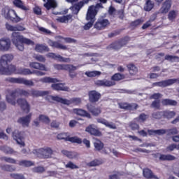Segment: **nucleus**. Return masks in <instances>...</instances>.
Instances as JSON below:
<instances>
[{
	"label": "nucleus",
	"mask_w": 179,
	"mask_h": 179,
	"mask_svg": "<svg viewBox=\"0 0 179 179\" xmlns=\"http://www.w3.org/2000/svg\"><path fill=\"white\" fill-rule=\"evenodd\" d=\"M170 8H171V0H166L162 5V8L159 10L160 13H163L164 15L167 13L169 10H170Z\"/></svg>",
	"instance_id": "b1692460"
},
{
	"label": "nucleus",
	"mask_w": 179,
	"mask_h": 179,
	"mask_svg": "<svg viewBox=\"0 0 179 179\" xmlns=\"http://www.w3.org/2000/svg\"><path fill=\"white\" fill-rule=\"evenodd\" d=\"M86 132L90 134V135H94V136H101V133L97 129L94 128V125L92 124L88 126L86 129Z\"/></svg>",
	"instance_id": "4be33fe9"
},
{
	"label": "nucleus",
	"mask_w": 179,
	"mask_h": 179,
	"mask_svg": "<svg viewBox=\"0 0 179 179\" xmlns=\"http://www.w3.org/2000/svg\"><path fill=\"white\" fill-rule=\"evenodd\" d=\"M176 17H177V13L176 11L172 10L169 13L168 19L171 20V22H173Z\"/></svg>",
	"instance_id": "bf43d9fd"
},
{
	"label": "nucleus",
	"mask_w": 179,
	"mask_h": 179,
	"mask_svg": "<svg viewBox=\"0 0 179 179\" xmlns=\"http://www.w3.org/2000/svg\"><path fill=\"white\" fill-rule=\"evenodd\" d=\"M53 90H62L63 92H69V87L64 86L62 83L52 84L51 85Z\"/></svg>",
	"instance_id": "bb28decb"
},
{
	"label": "nucleus",
	"mask_w": 179,
	"mask_h": 179,
	"mask_svg": "<svg viewBox=\"0 0 179 179\" xmlns=\"http://www.w3.org/2000/svg\"><path fill=\"white\" fill-rule=\"evenodd\" d=\"M151 107L152 108H157V110L160 109V100L153 101Z\"/></svg>",
	"instance_id": "69168bd1"
},
{
	"label": "nucleus",
	"mask_w": 179,
	"mask_h": 179,
	"mask_svg": "<svg viewBox=\"0 0 179 179\" xmlns=\"http://www.w3.org/2000/svg\"><path fill=\"white\" fill-rule=\"evenodd\" d=\"M143 176L145 178H156V176H154L152 173V171H150L149 169H145L143 171Z\"/></svg>",
	"instance_id": "ea45409f"
},
{
	"label": "nucleus",
	"mask_w": 179,
	"mask_h": 179,
	"mask_svg": "<svg viewBox=\"0 0 179 179\" xmlns=\"http://www.w3.org/2000/svg\"><path fill=\"white\" fill-rule=\"evenodd\" d=\"M130 75H136L138 73V68L134 64H129L127 66Z\"/></svg>",
	"instance_id": "09e8293b"
},
{
	"label": "nucleus",
	"mask_w": 179,
	"mask_h": 179,
	"mask_svg": "<svg viewBox=\"0 0 179 179\" xmlns=\"http://www.w3.org/2000/svg\"><path fill=\"white\" fill-rule=\"evenodd\" d=\"M43 2H46L43 4V6L48 10H50V9H55V8L58 6V4L57 3V1H55V0H43Z\"/></svg>",
	"instance_id": "5701e85b"
},
{
	"label": "nucleus",
	"mask_w": 179,
	"mask_h": 179,
	"mask_svg": "<svg viewBox=\"0 0 179 179\" xmlns=\"http://www.w3.org/2000/svg\"><path fill=\"white\" fill-rule=\"evenodd\" d=\"M13 138L14 141H16L17 145H20V146H26V144L23 141V139H24V132L15 130L13 132Z\"/></svg>",
	"instance_id": "0eeeda50"
},
{
	"label": "nucleus",
	"mask_w": 179,
	"mask_h": 179,
	"mask_svg": "<svg viewBox=\"0 0 179 179\" xmlns=\"http://www.w3.org/2000/svg\"><path fill=\"white\" fill-rule=\"evenodd\" d=\"M165 59L170 62H179V57L178 56L166 55L165 56Z\"/></svg>",
	"instance_id": "de8ad7c7"
},
{
	"label": "nucleus",
	"mask_w": 179,
	"mask_h": 179,
	"mask_svg": "<svg viewBox=\"0 0 179 179\" xmlns=\"http://www.w3.org/2000/svg\"><path fill=\"white\" fill-rule=\"evenodd\" d=\"M129 128H131V129L132 131H136L138 129H139V124L134 122H131L129 124Z\"/></svg>",
	"instance_id": "0e129e2a"
},
{
	"label": "nucleus",
	"mask_w": 179,
	"mask_h": 179,
	"mask_svg": "<svg viewBox=\"0 0 179 179\" xmlns=\"http://www.w3.org/2000/svg\"><path fill=\"white\" fill-rule=\"evenodd\" d=\"M55 59L59 61V62H71L70 58H65L61 56V55H56V57Z\"/></svg>",
	"instance_id": "3c124183"
},
{
	"label": "nucleus",
	"mask_w": 179,
	"mask_h": 179,
	"mask_svg": "<svg viewBox=\"0 0 179 179\" xmlns=\"http://www.w3.org/2000/svg\"><path fill=\"white\" fill-rule=\"evenodd\" d=\"M29 68H33L34 69H38V71H45V72L48 71V69L45 67V65L36 62H29Z\"/></svg>",
	"instance_id": "a211bd4d"
},
{
	"label": "nucleus",
	"mask_w": 179,
	"mask_h": 179,
	"mask_svg": "<svg viewBox=\"0 0 179 179\" xmlns=\"http://www.w3.org/2000/svg\"><path fill=\"white\" fill-rule=\"evenodd\" d=\"M155 7V3H153L151 0H148L144 6V10L146 12H150L152 8Z\"/></svg>",
	"instance_id": "37998d69"
},
{
	"label": "nucleus",
	"mask_w": 179,
	"mask_h": 179,
	"mask_svg": "<svg viewBox=\"0 0 179 179\" xmlns=\"http://www.w3.org/2000/svg\"><path fill=\"white\" fill-rule=\"evenodd\" d=\"M110 25V21L107 19L100 18L94 24V29L96 30H104L107 26Z\"/></svg>",
	"instance_id": "9b49d317"
},
{
	"label": "nucleus",
	"mask_w": 179,
	"mask_h": 179,
	"mask_svg": "<svg viewBox=\"0 0 179 179\" xmlns=\"http://www.w3.org/2000/svg\"><path fill=\"white\" fill-rule=\"evenodd\" d=\"M2 15L6 19L11 20L13 23H19V22H22V18L16 14V11L8 6L3 8Z\"/></svg>",
	"instance_id": "7ed1b4c3"
},
{
	"label": "nucleus",
	"mask_w": 179,
	"mask_h": 179,
	"mask_svg": "<svg viewBox=\"0 0 179 179\" xmlns=\"http://www.w3.org/2000/svg\"><path fill=\"white\" fill-rule=\"evenodd\" d=\"M99 8H102L101 3L91 6L88 8L86 20L89 22L84 26V30H89L93 26L94 22H96V15H97V12H99Z\"/></svg>",
	"instance_id": "f03ea898"
},
{
	"label": "nucleus",
	"mask_w": 179,
	"mask_h": 179,
	"mask_svg": "<svg viewBox=\"0 0 179 179\" xmlns=\"http://www.w3.org/2000/svg\"><path fill=\"white\" fill-rule=\"evenodd\" d=\"M82 103V99L80 98H72L69 100L67 99L66 106H71V104H75L76 106H79Z\"/></svg>",
	"instance_id": "58836bf2"
},
{
	"label": "nucleus",
	"mask_w": 179,
	"mask_h": 179,
	"mask_svg": "<svg viewBox=\"0 0 179 179\" xmlns=\"http://www.w3.org/2000/svg\"><path fill=\"white\" fill-rule=\"evenodd\" d=\"M48 93V91H38L36 90H31L30 91V96H32V97H40L41 96H47Z\"/></svg>",
	"instance_id": "a878e982"
},
{
	"label": "nucleus",
	"mask_w": 179,
	"mask_h": 179,
	"mask_svg": "<svg viewBox=\"0 0 179 179\" xmlns=\"http://www.w3.org/2000/svg\"><path fill=\"white\" fill-rule=\"evenodd\" d=\"M174 83H179V78H171L160 82H156L152 84V86H158L159 87H167V86H171Z\"/></svg>",
	"instance_id": "423d86ee"
},
{
	"label": "nucleus",
	"mask_w": 179,
	"mask_h": 179,
	"mask_svg": "<svg viewBox=\"0 0 179 179\" xmlns=\"http://www.w3.org/2000/svg\"><path fill=\"white\" fill-rule=\"evenodd\" d=\"M10 176L11 178H14V179H24V176H23V175H20L17 173H10Z\"/></svg>",
	"instance_id": "774afa93"
},
{
	"label": "nucleus",
	"mask_w": 179,
	"mask_h": 179,
	"mask_svg": "<svg viewBox=\"0 0 179 179\" xmlns=\"http://www.w3.org/2000/svg\"><path fill=\"white\" fill-rule=\"evenodd\" d=\"M67 141L69 142H72V143H79V144L82 143V139H80L78 136L69 137V138H67Z\"/></svg>",
	"instance_id": "603ef678"
},
{
	"label": "nucleus",
	"mask_w": 179,
	"mask_h": 179,
	"mask_svg": "<svg viewBox=\"0 0 179 179\" xmlns=\"http://www.w3.org/2000/svg\"><path fill=\"white\" fill-rule=\"evenodd\" d=\"M97 122L99 124H103V125H105V127H107L108 128H110V129H117V126H115V124L113 122H109L107 121V120L99 117L96 119Z\"/></svg>",
	"instance_id": "6ab92c4d"
},
{
	"label": "nucleus",
	"mask_w": 179,
	"mask_h": 179,
	"mask_svg": "<svg viewBox=\"0 0 179 179\" xmlns=\"http://www.w3.org/2000/svg\"><path fill=\"white\" fill-rule=\"evenodd\" d=\"M34 59L36 61H38L39 62H45V57L41 55H34Z\"/></svg>",
	"instance_id": "680f3d73"
},
{
	"label": "nucleus",
	"mask_w": 179,
	"mask_h": 179,
	"mask_svg": "<svg viewBox=\"0 0 179 179\" xmlns=\"http://www.w3.org/2000/svg\"><path fill=\"white\" fill-rule=\"evenodd\" d=\"M6 80L7 82H10V83H19L20 85H24L25 86L29 87L34 86V82H33V80H27L23 78H8Z\"/></svg>",
	"instance_id": "39448f33"
},
{
	"label": "nucleus",
	"mask_w": 179,
	"mask_h": 179,
	"mask_svg": "<svg viewBox=\"0 0 179 179\" xmlns=\"http://www.w3.org/2000/svg\"><path fill=\"white\" fill-rule=\"evenodd\" d=\"M73 113L77 115H80L81 117H87V118H90V115L87 113L86 110L83 109L75 108L73 110Z\"/></svg>",
	"instance_id": "c85d7f7f"
},
{
	"label": "nucleus",
	"mask_w": 179,
	"mask_h": 179,
	"mask_svg": "<svg viewBox=\"0 0 179 179\" xmlns=\"http://www.w3.org/2000/svg\"><path fill=\"white\" fill-rule=\"evenodd\" d=\"M13 61V56L12 54H4L0 57V68H5L9 65V63Z\"/></svg>",
	"instance_id": "6e6552de"
},
{
	"label": "nucleus",
	"mask_w": 179,
	"mask_h": 179,
	"mask_svg": "<svg viewBox=\"0 0 179 179\" xmlns=\"http://www.w3.org/2000/svg\"><path fill=\"white\" fill-rule=\"evenodd\" d=\"M34 50L35 51H36V52H41V53H43L44 52H48L50 51V48H48V46H46L43 44H36L35 45Z\"/></svg>",
	"instance_id": "cd10ccee"
},
{
	"label": "nucleus",
	"mask_w": 179,
	"mask_h": 179,
	"mask_svg": "<svg viewBox=\"0 0 179 179\" xmlns=\"http://www.w3.org/2000/svg\"><path fill=\"white\" fill-rule=\"evenodd\" d=\"M87 108L93 114V115H99L101 114V109L100 108H92L91 104H87Z\"/></svg>",
	"instance_id": "473e14b6"
},
{
	"label": "nucleus",
	"mask_w": 179,
	"mask_h": 179,
	"mask_svg": "<svg viewBox=\"0 0 179 179\" xmlns=\"http://www.w3.org/2000/svg\"><path fill=\"white\" fill-rule=\"evenodd\" d=\"M33 114L32 113H29L26 116H22L20 117L17 120L18 124H20V125L23 127H29V124H30V122L31 121V117Z\"/></svg>",
	"instance_id": "4468645a"
},
{
	"label": "nucleus",
	"mask_w": 179,
	"mask_h": 179,
	"mask_svg": "<svg viewBox=\"0 0 179 179\" xmlns=\"http://www.w3.org/2000/svg\"><path fill=\"white\" fill-rule=\"evenodd\" d=\"M163 115V112H155L152 113V118L155 120H160Z\"/></svg>",
	"instance_id": "338daca9"
},
{
	"label": "nucleus",
	"mask_w": 179,
	"mask_h": 179,
	"mask_svg": "<svg viewBox=\"0 0 179 179\" xmlns=\"http://www.w3.org/2000/svg\"><path fill=\"white\" fill-rule=\"evenodd\" d=\"M13 3L17 8H20L22 10H29V7L24 6L21 0H14Z\"/></svg>",
	"instance_id": "e433bc0d"
},
{
	"label": "nucleus",
	"mask_w": 179,
	"mask_h": 179,
	"mask_svg": "<svg viewBox=\"0 0 179 179\" xmlns=\"http://www.w3.org/2000/svg\"><path fill=\"white\" fill-rule=\"evenodd\" d=\"M48 43L50 47H54L55 48H59L60 50H66V46L59 43V42L49 40Z\"/></svg>",
	"instance_id": "c756f323"
},
{
	"label": "nucleus",
	"mask_w": 179,
	"mask_h": 179,
	"mask_svg": "<svg viewBox=\"0 0 179 179\" xmlns=\"http://www.w3.org/2000/svg\"><path fill=\"white\" fill-rule=\"evenodd\" d=\"M17 103L18 104V106H20V107H21L23 111H25V113L30 112V104L29 103V102H27V100L20 98L17 99Z\"/></svg>",
	"instance_id": "ddd939ff"
},
{
	"label": "nucleus",
	"mask_w": 179,
	"mask_h": 179,
	"mask_svg": "<svg viewBox=\"0 0 179 179\" xmlns=\"http://www.w3.org/2000/svg\"><path fill=\"white\" fill-rule=\"evenodd\" d=\"M84 5H85L84 1H80L77 4H75L74 6L71 7L70 9L74 15H78V13H79V10H80V9L83 8Z\"/></svg>",
	"instance_id": "393cba45"
},
{
	"label": "nucleus",
	"mask_w": 179,
	"mask_h": 179,
	"mask_svg": "<svg viewBox=\"0 0 179 179\" xmlns=\"http://www.w3.org/2000/svg\"><path fill=\"white\" fill-rule=\"evenodd\" d=\"M78 69V67L72 64H65L64 71H68L69 72H73Z\"/></svg>",
	"instance_id": "6e6d98bb"
},
{
	"label": "nucleus",
	"mask_w": 179,
	"mask_h": 179,
	"mask_svg": "<svg viewBox=\"0 0 179 179\" xmlns=\"http://www.w3.org/2000/svg\"><path fill=\"white\" fill-rule=\"evenodd\" d=\"M17 71L16 66L8 64V66L0 68V75H12V73H16Z\"/></svg>",
	"instance_id": "f8f14e48"
},
{
	"label": "nucleus",
	"mask_w": 179,
	"mask_h": 179,
	"mask_svg": "<svg viewBox=\"0 0 179 179\" xmlns=\"http://www.w3.org/2000/svg\"><path fill=\"white\" fill-rule=\"evenodd\" d=\"M89 100L91 103H96L100 100L101 94L96 91H90L88 94Z\"/></svg>",
	"instance_id": "aec40b11"
},
{
	"label": "nucleus",
	"mask_w": 179,
	"mask_h": 179,
	"mask_svg": "<svg viewBox=\"0 0 179 179\" xmlns=\"http://www.w3.org/2000/svg\"><path fill=\"white\" fill-rule=\"evenodd\" d=\"M12 43L10 39L2 38L0 39V51L6 52L10 50Z\"/></svg>",
	"instance_id": "9d476101"
},
{
	"label": "nucleus",
	"mask_w": 179,
	"mask_h": 179,
	"mask_svg": "<svg viewBox=\"0 0 179 179\" xmlns=\"http://www.w3.org/2000/svg\"><path fill=\"white\" fill-rule=\"evenodd\" d=\"M101 164H103V162L99 159H94L87 163V166L88 167H97V166H101Z\"/></svg>",
	"instance_id": "c03bdc74"
},
{
	"label": "nucleus",
	"mask_w": 179,
	"mask_h": 179,
	"mask_svg": "<svg viewBox=\"0 0 179 179\" xmlns=\"http://www.w3.org/2000/svg\"><path fill=\"white\" fill-rule=\"evenodd\" d=\"M56 20L59 23H68L70 20H72V15H68L66 16L59 17Z\"/></svg>",
	"instance_id": "f704fd0d"
},
{
	"label": "nucleus",
	"mask_w": 179,
	"mask_h": 179,
	"mask_svg": "<svg viewBox=\"0 0 179 179\" xmlns=\"http://www.w3.org/2000/svg\"><path fill=\"white\" fill-rule=\"evenodd\" d=\"M66 169H71V170H75V169H79L76 164H75L72 162H69L66 164H65Z\"/></svg>",
	"instance_id": "13d9d810"
},
{
	"label": "nucleus",
	"mask_w": 179,
	"mask_h": 179,
	"mask_svg": "<svg viewBox=\"0 0 179 179\" xmlns=\"http://www.w3.org/2000/svg\"><path fill=\"white\" fill-rule=\"evenodd\" d=\"M94 146L96 149V150H101L103 148H104V144L100 141L99 139H95V141L94 142Z\"/></svg>",
	"instance_id": "49530a36"
},
{
	"label": "nucleus",
	"mask_w": 179,
	"mask_h": 179,
	"mask_svg": "<svg viewBox=\"0 0 179 179\" xmlns=\"http://www.w3.org/2000/svg\"><path fill=\"white\" fill-rule=\"evenodd\" d=\"M159 160L171 162L176 160V157L171 155H159Z\"/></svg>",
	"instance_id": "4c0bfd02"
},
{
	"label": "nucleus",
	"mask_w": 179,
	"mask_h": 179,
	"mask_svg": "<svg viewBox=\"0 0 179 179\" xmlns=\"http://www.w3.org/2000/svg\"><path fill=\"white\" fill-rule=\"evenodd\" d=\"M128 43V38L122 39L119 42H115L114 43H112L110 45L108 48L110 50H120L122 47H124V45H126V44Z\"/></svg>",
	"instance_id": "2eb2a0df"
},
{
	"label": "nucleus",
	"mask_w": 179,
	"mask_h": 179,
	"mask_svg": "<svg viewBox=\"0 0 179 179\" xmlns=\"http://www.w3.org/2000/svg\"><path fill=\"white\" fill-rule=\"evenodd\" d=\"M122 79H124V75H122L121 73H115L111 77V80H115L116 82H118V80H122Z\"/></svg>",
	"instance_id": "5fc2aeb1"
},
{
	"label": "nucleus",
	"mask_w": 179,
	"mask_h": 179,
	"mask_svg": "<svg viewBox=\"0 0 179 179\" xmlns=\"http://www.w3.org/2000/svg\"><path fill=\"white\" fill-rule=\"evenodd\" d=\"M46 99L48 100V101H50V103H52V101H57V103H61L62 104H65L66 106L68 103V99L61 98L58 96H54L48 95L46 96Z\"/></svg>",
	"instance_id": "f3484780"
},
{
	"label": "nucleus",
	"mask_w": 179,
	"mask_h": 179,
	"mask_svg": "<svg viewBox=\"0 0 179 179\" xmlns=\"http://www.w3.org/2000/svg\"><path fill=\"white\" fill-rule=\"evenodd\" d=\"M17 91H8V93L6 96V100L7 103L9 104H11V106H16V103H17V101H16V97H17Z\"/></svg>",
	"instance_id": "1a4fd4ad"
},
{
	"label": "nucleus",
	"mask_w": 179,
	"mask_h": 179,
	"mask_svg": "<svg viewBox=\"0 0 179 179\" xmlns=\"http://www.w3.org/2000/svg\"><path fill=\"white\" fill-rule=\"evenodd\" d=\"M34 164V163L27 160H22L19 162V165L23 166L24 167H30V166H33Z\"/></svg>",
	"instance_id": "864d4df0"
},
{
	"label": "nucleus",
	"mask_w": 179,
	"mask_h": 179,
	"mask_svg": "<svg viewBox=\"0 0 179 179\" xmlns=\"http://www.w3.org/2000/svg\"><path fill=\"white\" fill-rule=\"evenodd\" d=\"M175 149L178 150V145L176 143H172L166 147V152H173Z\"/></svg>",
	"instance_id": "e2e57ef3"
},
{
	"label": "nucleus",
	"mask_w": 179,
	"mask_h": 179,
	"mask_svg": "<svg viewBox=\"0 0 179 179\" xmlns=\"http://www.w3.org/2000/svg\"><path fill=\"white\" fill-rule=\"evenodd\" d=\"M11 41L19 51L24 50V46L23 44H27V45H34V41L27 38H24L23 36L17 32H13L11 35Z\"/></svg>",
	"instance_id": "f257e3e1"
},
{
	"label": "nucleus",
	"mask_w": 179,
	"mask_h": 179,
	"mask_svg": "<svg viewBox=\"0 0 179 179\" xmlns=\"http://www.w3.org/2000/svg\"><path fill=\"white\" fill-rule=\"evenodd\" d=\"M85 75L88 78H96V76H100V75H101V72L99 71H86Z\"/></svg>",
	"instance_id": "a19ab883"
},
{
	"label": "nucleus",
	"mask_w": 179,
	"mask_h": 179,
	"mask_svg": "<svg viewBox=\"0 0 179 179\" xmlns=\"http://www.w3.org/2000/svg\"><path fill=\"white\" fill-rule=\"evenodd\" d=\"M162 103L163 106H177V101L171 99H162Z\"/></svg>",
	"instance_id": "a18cd8bd"
},
{
	"label": "nucleus",
	"mask_w": 179,
	"mask_h": 179,
	"mask_svg": "<svg viewBox=\"0 0 179 179\" xmlns=\"http://www.w3.org/2000/svg\"><path fill=\"white\" fill-rule=\"evenodd\" d=\"M96 86H103L105 87H111V86L115 85V81H110L108 80H99L95 82Z\"/></svg>",
	"instance_id": "dca6fc26"
},
{
	"label": "nucleus",
	"mask_w": 179,
	"mask_h": 179,
	"mask_svg": "<svg viewBox=\"0 0 179 179\" xmlns=\"http://www.w3.org/2000/svg\"><path fill=\"white\" fill-rule=\"evenodd\" d=\"M39 82H41L42 83H57V82H59V80H58L57 78H52L51 77H45L41 78Z\"/></svg>",
	"instance_id": "72a5a7b5"
},
{
	"label": "nucleus",
	"mask_w": 179,
	"mask_h": 179,
	"mask_svg": "<svg viewBox=\"0 0 179 179\" xmlns=\"http://www.w3.org/2000/svg\"><path fill=\"white\" fill-rule=\"evenodd\" d=\"M17 75H33V71L29 69L20 68L15 71Z\"/></svg>",
	"instance_id": "2f4dec72"
},
{
	"label": "nucleus",
	"mask_w": 179,
	"mask_h": 179,
	"mask_svg": "<svg viewBox=\"0 0 179 179\" xmlns=\"http://www.w3.org/2000/svg\"><path fill=\"white\" fill-rule=\"evenodd\" d=\"M167 135L169 136H174V135H178L179 131L176 127L169 129L166 130Z\"/></svg>",
	"instance_id": "8fccbe9b"
},
{
	"label": "nucleus",
	"mask_w": 179,
	"mask_h": 179,
	"mask_svg": "<svg viewBox=\"0 0 179 179\" xmlns=\"http://www.w3.org/2000/svg\"><path fill=\"white\" fill-rule=\"evenodd\" d=\"M17 91V94H20V96H24L25 97H29L30 96V92L24 90H16Z\"/></svg>",
	"instance_id": "4d7b16f0"
},
{
	"label": "nucleus",
	"mask_w": 179,
	"mask_h": 179,
	"mask_svg": "<svg viewBox=\"0 0 179 179\" xmlns=\"http://www.w3.org/2000/svg\"><path fill=\"white\" fill-rule=\"evenodd\" d=\"M163 115L164 117L168 120H171V118H174V117H176V113L171 110H164L163 112Z\"/></svg>",
	"instance_id": "79ce46f5"
},
{
	"label": "nucleus",
	"mask_w": 179,
	"mask_h": 179,
	"mask_svg": "<svg viewBox=\"0 0 179 179\" xmlns=\"http://www.w3.org/2000/svg\"><path fill=\"white\" fill-rule=\"evenodd\" d=\"M39 121H41L42 122H45V124H50V118L44 115H41L39 116Z\"/></svg>",
	"instance_id": "052dcab7"
},
{
	"label": "nucleus",
	"mask_w": 179,
	"mask_h": 179,
	"mask_svg": "<svg viewBox=\"0 0 179 179\" xmlns=\"http://www.w3.org/2000/svg\"><path fill=\"white\" fill-rule=\"evenodd\" d=\"M32 153L40 159H51V157H52V153H54V151H52L51 148L45 147L39 149H34L32 150Z\"/></svg>",
	"instance_id": "20e7f679"
},
{
	"label": "nucleus",
	"mask_w": 179,
	"mask_h": 179,
	"mask_svg": "<svg viewBox=\"0 0 179 179\" xmlns=\"http://www.w3.org/2000/svg\"><path fill=\"white\" fill-rule=\"evenodd\" d=\"M118 106L122 110H136L138 108V104L136 103L129 104L128 103H119Z\"/></svg>",
	"instance_id": "412c9836"
},
{
	"label": "nucleus",
	"mask_w": 179,
	"mask_h": 179,
	"mask_svg": "<svg viewBox=\"0 0 179 179\" xmlns=\"http://www.w3.org/2000/svg\"><path fill=\"white\" fill-rule=\"evenodd\" d=\"M0 149H1V150H2V152L6 153V155H16V154H17V152L15 151L10 147L2 146L0 148Z\"/></svg>",
	"instance_id": "c9c22d12"
},
{
	"label": "nucleus",
	"mask_w": 179,
	"mask_h": 179,
	"mask_svg": "<svg viewBox=\"0 0 179 179\" xmlns=\"http://www.w3.org/2000/svg\"><path fill=\"white\" fill-rule=\"evenodd\" d=\"M62 155L69 157V159H76L78 157L79 154L78 152H69L65 150L62 151Z\"/></svg>",
	"instance_id": "7c9ffc66"
}]
</instances>
